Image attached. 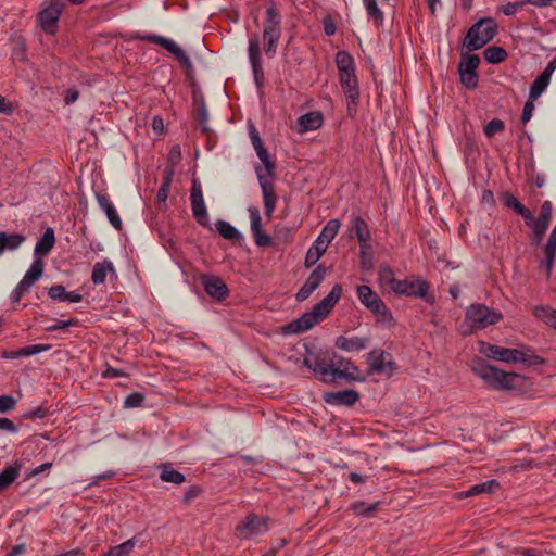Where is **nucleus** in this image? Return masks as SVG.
Here are the masks:
<instances>
[{
    "label": "nucleus",
    "instance_id": "nucleus-22",
    "mask_svg": "<svg viewBox=\"0 0 556 556\" xmlns=\"http://www.w3.org/2000/svg\"><path fill=\"white\" fill-rule=\"evenodd\" d=\"M249 60L253 70L255 81H258L263 77L262 62H261V50L258 35L254 34L249 39L248 47Z\"/></svg>",
    "mask_w": 556,
    "mask_h": 556
},
{
    "label": "nucleus",
    "instance_id": "nucleus-43",
    "mask_svg": "<svg viewBox=\"0 0 556 556\" xmlns=\"http://www.w3.org/2000/svg\"><path fill=\"white\" fill-rule=\"evenodd\" d=\"M215 226H216V230L225 239L235 240V239H238L241 237L240 232L233 226H231L228 222L218 220Z\"/></svg>",
    "mask_w": 556,
    "mask_h": 556
},
{
    "label": "nucleus",
    "instance_id": "nucleus-61",
    "mask_svg": "<svg viewBox=\"0 0 556 556\" xmlns=\"http://www.w3.org/2000/svg\"><path fill=\"white\" fill-rule=\"evenodd\" d=\"M0 429L15 433L17 431L16 426L9 418L0 417Z\"/></svg>",
    "mask_w": 556,
    "mask_h": 556
},
{
    "label": "nucleus",
    "instance_id": "nucleus-44",
    "mask_svg": "<svg viewBox=\"0 0 556 556\" xmlns=\"http://www.w3.org/2000/svg\"><path fill=\"white\" fill-rule=\"evenodd\" d=\"M361 266L363 270L370 271L374 268V260L369 243L359 244Z\"/></svg>",
    "mask_w": 556,
    "mask_h": 556
},
{
    "label": "nucleus",
    "instance_id": "nucleus-10",
    "mask_svg": "<svg viewBox=\"0 0 556 556\" xmlns=\"http://www.w3.org/2000/svg\"><path fill=\"white\" fill-rule=\"evenodd\" d=\"M268 518L250 514L236 527V535L240 539H250L268 531Z\"/></svg>",
    "mask_w": 556,
    "mask_h": 556
},
{
    "label": "nucleus",
    "instance_id": "nucleus-38",
    "mask_svg": "<svg viewBox=\"0 0 556 556\" xmlns=\"http://www.w3.org/2000/svg\"><path fill=\"white\" fill-rule=\"evenodd\" d=\"M534 315L543 320L547 326L556 329V311L549 306H536L533 311Z\"/></svg>",
    "mask_w": 556,
    "mask_h": 556
},
{
    "label": "nucleus",
    "instance_id": "nucleus-50",
    "mask_svg": "<svg viewBox=\"0 0 556 556\" xmlns=\"http://www.w3.org/2000/svg\"><path fill=\"white\" fill-rule=\"evenodd\" d=\"M460 81L467 89H475L478 85V73L459 72Z\"/></svg>",
    "mask_w": 556,
    "mask_h": 556
},
{
    "label": "nucleus",
    "instance_id": "nucleus-23",
    "mask_svg": "<svg viewBox=\"0 0 556 556\" xmlns=\"http://www.w3.org/2000/svg\"><path fill=\"white\" fill-rule=\"evenodd\" d=\"M359 399V394L355 390H341L336 392H327L324 394V401L330 405L355 404Z\"/></svg>",
    "mask_w": 556,
    "mask_h": 556
},
{
    "label": "nucleus",
    "instance_id": "nucleus-45",
    "mask_svg": "<svg viewBox=\"0 0 556 556\" xmlns=\"http://www.w3.org/2000/svg\"><path fill=\"white\" fill-rule=\"evenodd\" d=\"M18 476V468L14 466L5 467L0 473V491L8 488Z\"/></svg>",
    "mask_w": 556,
    "mask_h": 556
},
{
    "label": "nucleus",
    "instance_id": "nucleus-18",
    "mask_svg": "<svg viewBox=\"0 0 556 556\" xmlns=\"http://www.w3.org/2000/svg\"><path fill=\"white\" fill-rule=\"evenodd\" d=\"M200 279L204 290L213 299L223 301L228 295V287L219 277L203 275Z\"/></svg>",
    "mask_w": 556,
    "mask_h": 556
},
{
    "label": "nucleus",
    "instance_id": "nucleus-12",
    "mask_svg": "<svg viewBox=\"0 0 556 556\" xmlns=\"http://www.w3.org/2000/svg\"><path fill=\"white\" fill-rule=\"evenodd\" d=\"M190 202L194 218L199 224L205 226L207 224V210L204 203L201 184L197 179L192 180Z\"/></svg>",
    "mask_w": 556,
    "mask_h": 556
},
{
    "label": "nucleus",
    "instance_id": "nucleus-54",
    "mask_svg": "<svg viewBox=\"0 0 556 556\" xmlns=\"http://www.w3.org/2000/svg\"><path fill=\"white\" fill-rule=\"evenodd\" d=\"M48 294L51 299L65 302L66 290L61 285H55L49 288Z\"/></svg>",
    "mask_w": 556,
    "mask_h": 556
},
{
    "label": "nucleus",
    "instance_id": "nucleus-28",
    "mask_svg": "<svg viewBox=\"0 0 556 556\" xmlns=\"http://www.w3.org/2000/svg\"><path fill=\"white\" fill-rule=\"evenodd\" d=\"M323 114L320 112L314 111L306 113L299 117V131L306 132L309 130H316L323 125Z\"/></svg>",
    "mask_w": 556,
    "mask_h": 556
},
{
    "label": "nucleus",
    "instance_id": "nucleus-24",
    "mask_svg": "<svg viewBox=\"0 0 556 556\" xmlns=\"http://www.w3.org/2000/svg\"><path fill=\"white\" fill-rule=\"evenodd\" d=\"M263 34H281V15L275 3L266 9Z\"/></svg>",
    "mask_w": 556,
    "mask_h": 556
},
{
    "label": "nucleus",
    "instance_id": "nucleus-11",
    "mask_svg": "<svg viewBox=\"0 0 556 556\" xmlns=\"http://www.w3.org/2000/svg\"><path fill=\"white\" fill-rule=\"evenodd\" d=\"M141 40L159 45L160 47L167 50L169 53L181 63L186 68H191L192 63L186 52L173 40L159 36V35H142L139 37Z\"/></svg>",
    "mask_w": 556,
    "mask_h": 556
},
{
    "label": "nucleus",
    "instance_id": "nucleus-34",
    "mask_svg": "<svg viewBox=\"0 0 556 556\" xmlns=\"http://www.w3.org/2000/svg\"><path fill=\"white\" fill-rule=\"evenodd\" d=\"M140 542V535H135L131 539L125 541L124 543L111 547L108 552L109 556H128L137 544Z\"/></svg>",
    "mask_w": 556,
    "mask_h": 556
},
{
    "label": "nucleus",
    "instance_id": "nucleus-36",
    "mask_svg": "<svg viewBox=\"0 0 556 556\" xmlns=\"http://www.w3.org/2000/svg\"><path fill=\"white\" fill-rule=\"evenodd\" d=\"M502 201L505 206L513 208L518 215L530 217V210L523 206L511 193H503Z\"/></svg>",
    "mask_w": 556,
    "mask_h": 556
},
{
    "label": "nucleus",
    "instance_id": "nucleus-64",
    "mask_svg": "<svg viewBox=\"0 0 556 556\" xmlns=\"http://www.w3.org/2000/svg\"><path fill=\"white\" fill-rule=\"evenodd\" d=\"M79 92L76 89H68L64 96L65 104L70 105L77 101Z\"/></svg>",
    "mask_w": 556,
    "mask_h": 556
},
{
    "label": "nucleus",
    "instance_id": "nucleus-19",
    "mask_svg": "<svg viewBox=\"0 0 556 556\" xmlns=\"http://www.w3.org/2000/svg\"><path fill=\"white\" fill-rule=\"evenodd\" d=\"M356 371H358V368L354 365L353 362L336 355V366L333 367V382L337 379H344L348 381H363L364 378L356 376Z\"/></svg>",
    "mask_w": 556,
    "mask_h": 556
},
{
    "label": "nucleus",
    "instance_id": "nucleus-7",
    "mask_svg": "<svg viewBox=\"0 0 556 556\" xmlns=\"http://www.w3.org/2000/svg\"><path fill=\"white\" fill-rule=\"evenodd\" d=\"M391 290L397 294L421 298L428 303L433 302V296L428 293L429 285L420 279H392Z\"/></svg>",
    "mask_w": 556,
    "mask_h": 556
},
{
    "label": "nucleus",
    "instance_id": "nucleus-21",
    "mask_svg": "<svg viewBox=\"0 0 556 556\" xmlns=\"http://www.w3.org/2000/svg\"><path fill=\"white\" fill-rule=\"evenodd\" d=\"M248 211H249L250 220H251V230H252V232L254 235V239H255V244L257 247L271 245V243H273L271 238L262 232V229H261L262 217H261L258 208L255 206H250Z\"/></svg>",
    "mask_w": 556,
    "mask_h": 556
},
{
    "label": "nucleus",
    "instance_id": "nucleus-53",
    "mask_svg": "<svg viewBox=\"0 0 556 556\" xmlns=\"http://www.w3.org/2000/svg\"><path fill=\"white\" fill-rule=\"evenodd\" d=\"M144 401V395L139 392H134L129 394L124 402L125 407H139Z\"/></svg>",
    "mask_w": 556,
    "mask_h": 556
},
{
    "label": "nucleus",
    "instance_id": "nucleus-2",
    "mask_svg": "<svg viewBox=\"0 0 556 556\" xmlns=\"http://www.w3.org/2000/svg\"><path fill=\"white\" fill-rule=\"evenodd\" d=\"M472 369L477 376L495 390L521 392L527 384L526 377L503 371L482 361L478 362Z\"/></svg>",
    "mask_w": 556,
    "mask_h": 556
},
{
    "label": "nucleus",
    "instance_id": "nucleus-35",
    "mask_svg": "<svg viewBox=\"0 0 556 556\" xmlns=\"http://www.w3.org/2000/svg\"><path fill=\"white\" fill-rule=\"evenodd\" d=\"M326 251L327 247L315 240L306 253L305 266L307 268L314 266Z\"/></svg>",
    "mask_w": 556,
    "mask_h": 556
},
{
    "label": "nucleus",
    "instance_id": "nucleus-5",
    "mask_svg": "<svg viewBox=\"0 0 556 556\" xmlns=\"http://www.w3.org/2000/svg\"><path fill=\"white\" fill-rule=\"evenodd\" d=\"M303 364L313 371L316 379L326 383L333 382L334 353L309 354L304 358Z\"/></svg>",
    "mask_w": 556,
    "mask_h": 556
},
{
    "label": "nucleus",
    "instance_id": "nucleus-41",
    "mask_svg": "<svg viewBox=\"0 0 556 556\" xmlns=\"http://www.w3.org/2000/svg\"><path fill=\"white\" fill-rule=\"evenodd\" d=\"M480 64V58L476 54H464L458 65V72L477 73Z\"/></svg>",
    "mask_w": 556,
    "mask_h": 556
},
{
    "label": "nucleus",
    "instance_id": "nucleus-27",
    "mask_svg": "<svg viewBox=\"0 0 556 556\" xmlns=\"http://www.w3.org/2000/svg\"><path fill=\"white\" fill-rule=\"evenodd\" d=\"M55 243L54 231L52 228H47L43 235L38 239L35 245V255L36 258H40L41 256H46L50 253Z\"/></svg>",
    "mask_w": 556,
    "mask_h": 556
},
{
    "label": "nucleus",
    "instance_id": "nucleus-3",
    "mask_svg": "<svg viewBox=\"0 0 556 556\" xmlns=\"http://www.w3.org/2000/svg\"><path fill=\"white\" fill-rule=\"evenodd\" d=\"M263 166H255L257 180L262 190L264 211L267 218H271L277 203V195L273 182L276 164L269 159L265 147L255 150Z\"/></svg>",
    "mask_w": 556,
    "mask_h": 556
},
{
    "label": "nucleus",
    "instance_id": "nucleus-42",
    "mask_svg": "<svg viewBox=\"0 0 556 556\" xmlns=\"http://www.w3.org/2000/svg\"><path fill=\"white\" fill-rule=\"evenodd\" d=\"M280 36L281 34H263L264 50L268 58L276 54Z\"/></svg>",
    "mask_w": 556,
    "mask_h": 556
},
{
    "label": "nucleus",
    "instance_id": "nucleus-14",
    "mask_svg": "<svg viewBox=\"0 0 556 556\" xmlns=\"http://www.w3.org/2000/svg\"><path fill=\"white\" fill-rule=\"evenodd\" d=\"M340 76V83L341 87L348 98V111L349 114H352V112H355L357 100L359 97L358 87H357V78L355 76V73H346L341 74Z\"/></svg>",
    "mask_w": 556,
    "mask_h": 556
},
{
    "label": "nucleus",
    "instance_id": "nucleus-37",
    "mask_svg": "<svg viewBox=\"0 0 556 556\" xmlns=\"http://www.w3.org/2000/svg\"><path fill=\"white\" fill-rule=\"evenodd\" d=\"M336 63L339 75L354 73V61L348 52L339 51L336 55Z\"/></svg>",
    "mask_w": 556,
    "mask_h": 556
},
{
    "label": "nucleus",
    "instance_id": "nucleus-16",
    "mask_svg": "<svg viewBox=\"0 0 556 556\" xmlns=\"http://www.w3.org/2000/svg\"><path fill=\"white\" fill-rule=\"evenodd\" d=\"M556 70V59L548 62L544 71L532 83L529 91V98L535 101L547 88L551 77Z\"/></svg>",
    "mask_w": 556,
    "mask_h": 556
},
{
    "label": "nucleus",
    "instance_id": "nucleus-55",
    "mask_svg": "<svg viewBox=\"0 0 556 556\" xmlns=\"http://www.w3.org/2000/svg\"><path fill=\"white\" fill-rule=\"evenodd\" d=\"M553 215V204L551 201H544L540 207L539 218L551 223Z\"/></svg>",
    "mask_w": 556,
    "mask_h": 556
},
{
    "label": "nucleus",
    "instance_id": "nucleus-8",
    "mask_svg": "<svg viewBox=\"0 0 556 556\" xmlns=\"http://www.w3.org/2000/svg\"><path fill=\"white\" fill-rule=\"evenodd\" d=\"M357 295L363 305H365L371 313H374L380 320H390L391 314L379 298V295L371 290L368 286H359L357 288Z\"/></svg>",
    "mask_w": 556,
    "mask_h": 556
},
{
    "label": "nucleus",
    "instance_id": "nucleus-57",
    "mask_svg": "<svg viewBox=\"0 0 556 556\" xmlns=\"http://www.w3.org/2000/svg\"><path fill=\"white\" fill-rule=\"evenodd\" d=\"M527 2L525 0L517 1V2H508L505 5L501 7V11L509 16L516 13L518 9H521L523 5H526Z\"/></svg>",
    "mask_w": 556,
    "mask_h": 556
},
{
    "label": "nucleus",
    "instance_id": "nucleus-17",
    "mask_svg": "<svg viewBox=\"0 0 556 556\" xmlns=\"http://www.w3.org/2000/svg\"><path fill=\"white\" fill-rule=\"evenodd\" d=\"M369 364V372L371 374H387L390 375L393 370V363L391 355L381 351H371L367 356Z\"/></svg>",
    "mask_w": 556,
    "mask_h": 556
},
{
    "label": "nucleus",
    "instance_id": "nucleus-6",
    "mask_svg": "<svg viewBox=\"0 0 556 556\" xmlns=\"http://www.w3.org/2000/svg\"><path fill=\"white\" fill-rule=\"evenodd\" d=\"M502 318V313L483 304H471L465 314V320L472 330L484 329L491 325H495Z\"/></svg>",
    "mask_w": 556,
    "mask_h": 556
},
{
    "label": "nucleus",
    "instance_id": "nucleus-31",
    "mask_svg": "<svg viewBox=\"0 0 556 556\" xmlns=\"http://www.w3.org/2000/svg\"><path fill=\"white\" fill-rule=\"evenodd\" d=\"M351 231H354L359 244L368 243L370 232L366 222L358 215H353L351 218Z\"/></svg>",
    "mask_w": 556,
    "mask_h": 556
},
{
    "label": "nucleus",
    "instance_id": "nucleus-39",
    "mask_svg": "<svg viewBox=\"0 0 556 556\" xmlns=\"http://www.w3.org/2000/svg\"><path fill=\"white\" fill-rule=\"evenodd\" d=\"M484 59L491 64H498L506 60L507 52L504 48L492 46L484 50Z\"/></svg>",
    "mask_w": 556,
    "mask_h": 556
},
{
    "label": "nucleus",
    "instance_id": "nucleus-60",
    "mask_svg": "<svg viewBox=\"0 0 556 556\" xmlns=\"http://www.w3.org/2000/svg\"><path fill=\"white\" fill-rule=\"evenodd\" d=\"M379 279L381 282H386L391 288V280L395 279L393 273L389 267H383L379 271Z\"/></svg>",
    "mask_w": 556,
    "mask_h": 556
},
{
    "label": "nucleus",
    "instance_id": "nucleus-46",
    "mask_svg": "<svg viewBox=\"0 0 556 556\" xmlns=\"http://www.w3.org/2000/svg\"><path fill=\"white\" fill-rule=\"evenodd\" d=\"M525 220H526V224L527 226H529L533 232H541V233H545L548 226H549V223L536 217L534 218L532 212L530 211V217H523Z\"/></svg>",
    "mask_w": 556,
    "mask_h": 556
},
{
    "label": "nucleus",
    "instance_id": "nucleus-51",
    "mask_svg": "<svg viewBox=\"0 0 556 556\" xmlns=\"http://www.w3.org/2000/svg\"><path fill=\"white\" fill-rule=\"evenodd\" d=\"M181 160V150L178 144L172 147L168 156H167V165L169 168H174Z\"/></svg>",
    "mask_w": 556,
    "mask_h": 556
},
{
    "label": "nucleus",
    "instance_id": "nucleus-63",
    "mask_svg": "<svg viewBox=\"0 0 556 556\" xmlns=\"http://www.w3.org/2000/svg\"><path fill=\"white\" fill-rule=\"evenodd\" d=\"M250 136L255 150L264 147L261 137L254 126H251Z\"/></svg>",
    "mask_w": 556,
    "mask_h": 556
},
{
    "label": "nucleus",
    "instance_id": "nucleus-48",
    "mask_svg": "<svg viewBox=\"0 0 556 556\" xmlns=\"http://www.w3.org/2000/svg\"><path fill=\"white\" fill-rule=\"evenodd\" d=\"M368 15L376 22L380 23L383 18V13L378 8L376 0H363Z\"/></svg>",
    "mask_w": 556,
    "mask_h": 556
},
{
    "label": "nucleus",
    "instance_id": "nucleus-13",
    "mask_svg": "<svg viewBox=\"0 0 556 556\" xmlns=\"http://www.w3.org/2000/svg\"><path fill=\"white\" fill-rule=\"evenodd\" d=\"M327 274V268L320 264L308 276L305 283L298 291L295 298L302 302L306 300L321 283Z\"/></svg>",
    "mask_w": 556,
    "mask_h": 556
},
{
    "label": "nucleus",
    "instance_id": "nucleus-15",
    "mask_svg": "<svg viewBox=\"0 0 556 556\" xmlns=\"http://www.w3.org/2000/svg\"><path fill=\"white\" fill-rule=\"evenodd\" d=\"M62 8L61 2L52 1L48 8L39 13V21L46 33L54 34Z\"/></svg>",
    "mask_w": 556,
    "mask_h": 556
},
{
    "label": "nucleus",
    "instance_id": "nucleus-52",
    "mask_svg": "<svg viewBox=\"0 0 556 556\" xmlns=\"http://www.w3.org/2000/svg\"><path fill=\"white\" fill-rule=\"evenodd\" d=\"M50 348H51V345H49V344L28 345V346L21 349V354H22V356L27 357V356H31V355H35L40 352L48 351V350H50Z\"/></svg>",
    "mask_w": 556,
    "mask_h": 556
},
{
    "label": "nucleus",
    "instance_id": "nucleus-20",
    "mask_svg": "<svg viewBox=\"0 0 556 556\" xmlns=\"http://www.w3.org/2000/svg\"><path fill=\"white\" fill-rule=\"evenodd\" d=\"M43 274V262L40 258H35L30 268L26 271L23 279L15 287L20 292L27 293L29 289L38 281Z\"/></svg>",
    "mask_w": 556,
    "mask_h": 556
},
{
    "label": "nucleus",
    "instance_id": "nucleus-49",
    "mask_svg": "<svg viewBox=\"0 0 556 556\" xmlns=\"http://www.w3.org/2000/svg\"><path fill=\"white\" fill-rule=\"evenodd\" d=\"M505 128L504 122L498 118H493L484 127V134L486 137L491 138L495 134L503 131Z\"/></svg>",
    "mask_w": 556,
    "mask_h": 556
},
{
    "label": "nucleus",
    "instance_id": "nucleus-47",
    "mask_svg": "<svg viewBox=\"0 0 556 556\" xmlns=\"http://www.w3.org/2000/svg\"><path fill=\"white\" fill-rule=\"evenodd\" d=\"M378 506H379V502L367 505V506L364 502H355L351 505V508L357 515L370 517L374 514V511L377 509Z\"/></svg>",
    "mask_w": 556,
    "mask_h": 556
},
{
    "label": "nucleus",
    "instance_id": "nucleus-26",
    "mask_svg": "<svg viewBox=\"0 0 556 556\" xmlns=\"http://www.w3.org/2000/svg\"><path fill=\"white\" fill-rule=\"evenodd\" d=\"M97 201L100 207L105 212L110 224L117 230L122 229V219L119 218L114 205L110 201L109 195L104 193H97Z\"/></svg>",
    "mask_w": 556,
    "mask_h": 556
},
{
    "label": "nucleus",
    "instance_id": "nucleus-56",
    "mask_svg": "<svg viewBox=\"0 0 556 556\" xmlns=\"http://www.w3.org/2000/svg\"><path fill=\"white\" fill-rule=\"evenodd\" d=\"M77 324H78V321L75 318H71L68 320H58L54 324L48 326L46 328V330L51 332V331H55V330H60V329H65L71 326H76Z\"/></svg>",
    "mask_w": 556,
    "mask_h": 556
},
{
    "label": "nucleus",
    "instance_id": "nucleus-59",
    "mask_svg": "<svg viewBox=\"0 0 556 556\" xmlns=\"http://www.w3.org/2000/svg\"><path fill=\"white\" fill-rule=\"evenodd\" d=\"M533 102L534 101H532L529 98V100L525 103V106H523V110H522V114H521V123L522 124H526V123H528L531 119L533 111H534V103Z\"/></svg>",
    "mask_w": 556,
    "mask_h": 556
},
{
    "label": "nucleus",
    "instance_id": "nucleus-40",
    "mask_svg": "<svg viewBox=\"0 0 556 556\" xmlns=\"http://www.w3.org/2000/svg\"><path fill=\"white\" fill-rule=\"evenodd\" d=\"M160 478L162 481L172 482L174 484H181L185 481V476L170 466H163Z\"/></svg>",
    "mask_w": 556,
    "mask_h": 556
},
{
    "label": "nucleus",
    "instance_id": "nucleus-29",
    "mask_svg": "<svg viewBox=\"0 0 556 556\" xmlns=\"http://www.w3.org/2000/svg\"><path fill=\"white\" fill-rule=\"evenodd\" d=\"M368 340L359 337L348 338L340 336L336 340V346L346 352L361 351L367 348Z\"/></svg>",
    "mask_w": 556,
    "mask_h": 556
},
{
    "label": "nucleus",
    "instance_id": "nucleus-25",
    "mask_svg": "<svg viewBox=\"0 0 556 556\" xmlns=\"http://www.w3.org/2000/svg\"><path fill=\"white\" fill-rule=\"evenodd\" d=\"M25 240L26 237L22 233L0 231V255L17 250Z\"/></svg>",
    "mask_w": 556,
    "mask_h": 556
},
{
    "label": "nucleus",
    "instance_id": "nucleus-62",
    "mask_svg": "<svg viewBox=\"0 0 556 556\" xmlns=\"http://www.w3.org/2000/svg\"><path fill=\"white\" fill-rule=\"evenodd\" d=\"M323 23H324V31L326 35L331 36L336 33L337 27H336L333 20L330 16L325 17Z\"/></svg>",
    "mask_w": 556,
    "mask_h": 556
},
{
    "label": "nucleus",
    "instance_id": "nucleus-32",
    "mask_svg": "<svg viewBox=\"0 0 556 556\" xmlns=\"http://www.w3.org/2000/svg\"><path fill=\"white\" fill-rule=\"evenodd\" d=\"M340 222L339 219H330L326 226L323 228L321 232L317 237L316 241L319 243L326 245L328 248L329 243L334 239L337 236L339 228H340Z\"/></svg>",
    "mask_w": 556,
    "mask_h": 556
},
{
    "label": "nucleus",
    "instance_id": "nucleus-1",
    "mask_svg": "<svg viewBox=\"0 0 556 556\" xmlns=\"http://www.w3.org/2000/svg\"><path fill=\"white\" fill-rule=\"evenodd\" d=\"M341 292L342 287L340 285H334L329 294L315 304L312 311L285 325L282 327V333L298 334L313 328L317 323L328 316L336 303L339 301Z\"/></svg>",
    "mask_w": 556,
    "mask_h": 556
},
{
    "label": "nucleus",
    "instance_id": "nucleus-30",
    "mask_svg": "<svg viewBox=\"0 0 556 556\" xmlns=\"http://www.w3.org/2000/svg\"><path fill=\"white\" fill-rule=\"evenodd\" d=\"M109 273L115 274V269L112 262L103 261L96 263L91 273L92 282L94 285L103 283Z\"/></svg>",
    "mask_w": 556,
    "mask_h": 556
},
{
    "label": "nucleus",
    "instance_id": "nucleus-58",
    "mask_svg": "<svg viewBox=\"0 0 556 556\" xmlns=\"http://www.w3.org/2000/svg\"><path fill=\"white\" fill-rule=\"evenodd\" d=\"M16 404V400L11 395H0V413L11 410Z\"/></svg>",
    "mask_w": 556,
    "mask_h": 556
},
{
    "label": "nucleus",
    "instance_id": "nucleus-4",
    "mask_svg": "<svg viewBox=\"0 0 556 556\" xmlns=\"http://www.w3.org/2000/svg\"><path fill=\"white\" fill-rule=\"evenodd\" d=\"M496 31V22L492 17H483L468 29L463 45L469 51L479 50L494 38Z\"/></svg>",
    "mask_w": 556,
    "mask_h": 556
},
{
    "label": "nucleus",
    "instance_id": "nucleus-9",
    "mask_svg": "<svg viewBox=\"0 0 556 556\" xmlns=\"http://www.w3.org/2000/svg\"><path fill=\"white\" fill-rule=\"evenodd\" d=\"M480 353L488 358L497 359L504 363H522L526 362L525 354L517 349L502 348L486 342H481Z\"/></svg>",
    "mask_w": 556,
    "mask_h": 556
},
{
    "label": "nucleus",
    "instance_id": "nucleus-33",
    "mask_svg": "<svg viewBox=\"0 0 556 556\" xmlns=\"http://www.w3.org/2000/svg\"><path fill=\"white\" fill-rule=\"evenodd\" d=\"M498 488L500 483L496 480L492 479L470 486L465 493H463V495L465 497H468L478 494H491L494 493Z\"/></svg>",
    "mask_w": 556,
    "mask_h": 556
}]
</instances>
